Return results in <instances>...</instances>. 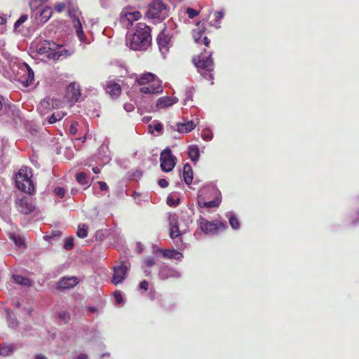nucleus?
<instances>
[{
  "instance_id": "50",
  "label": "nucleus",
  "mask_w": 359,
  "mask_h": 359,
  "mask_svg": "<svg viewBox=\"0 0 359 359\" xmlns=\"http://www.w3.org/2000/svg\"><path fill=\"white\" fill-rule=\"evenodd\" d=\"M139 286L141 290H144L147 291L149 288V283L147 280H142L140 283Z\"/></svg>"
},
{
  "instance_id": "3",
  "label": "nucleus",
  "mask_w": 359,
  "mask_h": 359,
  "mask_svg": "<svg viewBox=\"0 0 359 359\" xmlns=\"http://www.w3.org/2000/svg\"><path fill=\"white\" fill-rule=\"evenodd\" d=\"M32 172L31 168L22 167L18 171L15 177L17 187L24 192L32 194L34 191V185L32 181Z\"/></svg>"
},
{
  "instance_id": "46",
  "label": "nucleus",
  "mask_w": 359,
  "mask_h": 359,
  "mask_svg": "<svg viewBox=\"0 0 359 359\" xmlns=\"http://www.w3.org/2000/svg\"><path fill=\"white\" fill-rule=\"evenodd\" d=\"M65 8V4L64 3L60 2L57 3L55 5V10L58 12L61 13L62 12Z\"/></svg>"
},
{
  "instance_id": "20",
  "label": "nucleus",
  "mask_w": 359,
  "mask_h": 359,
  "mask_svg": "<svg viewBox=\"0 0 359 359\" xmlns=\"http://www.w3.org/2000/svg\"><path fill=\"white\" fill-rule=\"evenodd\" d=\"M69 15L72 18V22L74 25L75 29H76L78 37L81 40H83V37L84 36V33L82 29V25H81V23L79 18L75 14L73 15L72 13V11H70V10H69Z\"/></svg>"
},
{
  "instance_id": "54",
  "label": "nucleus",
  "mask_w": 359,
  "mask_h": 359,
  "mask_svg": "<svg viewBox=\"0 0 359 359\" xmlns=\"http://www.w3.org/2000/svg\"><path fill=\"white\" fill-rule=\"evenodd\" d=\"M98 184L100 185V189L102 191L107 190L108 186L104 182H99Z\"/></svg>"
},
{
  "instance_id": "11",
  "label": "nucleus",
  "mask_w": 359,
  "mask_h": 359,
  "mask_svg": "<svg viewBox=\"0 0 359 359\" xmlns=\"http://www.w3.org/2000/svg\"><path fill=\"white\" fill-rule=\"evenodd\" d=\"M157 43L158 45V48L162 55H165L170 46V36L168 34L165 32V30H163L157 37Z\"/></svg>"
},
{
  "instance_id": "59",
  "label": "nucleus",
  "mask_w": 359,
  "mask_h": 359,
  "mask_svg": "<svg viewBox=\"0 0 359 359\" xmlns=\"http://www.w3.org/2000/svg\"><path fill=\"white\" fill-rule=\"evenodd\" d=\"M93 171L94 172V173L98 174L100 172V169L97 167H95V168H93Z\"/></svg>"
},
{
  "instance_id": "40",
  "label": "nucleus",
  "mask_w": 359,
  "mask_h": 359,
  "mask_svg": "<svg viewBox=\"0 0 359 359\" xmlns=\"http://www.w3.org/2000/svg\"><path fill=\"white\" fill-rule=\"evenodd\" d=\"M73 247H74V238L72 237H69V238H66L65 245H64V248L66 250H69L72 249Z\"/></svg>"
},
{
  "instance_id": "18",
  "label": "nucleus",
  "mask_w": 359,
  "mask_h": 359,
  "mask_svg": "<svg viewBox=\"0 0 359 359\" xmlns=\"http://www.w3.org/2000/svg\"><path fill=\"white\" fill-rule=\"evenodd\" d=\"M24 66L26 69V74L22 77V83L25 86H34V73L27 64L25 63Z\"/></svg>"
},
{
  "instance_id": "33",
  "label": "nucleus",
  "mask_w": 359,
  "mask_h": 359,
  "mask_svg": "<svg viewBox=\"0 0 359 359\" xmlns=\"http://www.w3.org/2000/svg\"><path fill=\"white\" fill-rule=\"evenodd\" d=\"M47 0H30L29 6L32 12L37 11Z\"/></svg>"
},
{
  "instance_id": "52",
  "label": "nucleus",
  "mask_w": 359,
  "mask_h": 359,
  "mask_svg": "<svg viewBox=\"0 0 359 359\" xmlns=\"http://www.w3.org/2000/svg\"><path fill=\"white\" fill-rule=\"evenodd\" d=\"M123 107H124V109H125L126 111H128V112H130V111H133V110H134V109H135V107H134L133 104H130V103H126V104H124V106H123Z\"/></svg>"
},
{
  "instance_id": "51",
  "label": "nucleus",
  "mask_w": 359,
  "mask_h": 359,
  "mask_svg": "<svg viewBox=\"0 0 359 359\" xmlns=\"http://www.w3.org/2000/svg\"><path fill=\"white\" fill-rule=\"evenodd\" d=\"M158 184L162 188H166L168 186V182L165 179H160Z\"/></svg>"
},
{
  "instance_id": "58",
  "label": "nucleus",
  "mask_w": 359,
  "mask_h": 359,
  "mask_svg": "<svg viewBox=\"0 0 359 359\" xmlns=\"http://www.w3.org/2000/svg\"><path fill=\"white\" fill-rule=\"evenodd\" d=\"M88 358V356L87 355L84 354V353H81L80 354L78 357H77V359H87Z\"/></svg>"
},
{
  "instance_id": "31",
  "label": "nucleus",
  "mask_w": 359,
  "mask_h": 359,
  "mask_svg": "<svg viewBox=\"0 0 359 359\" xmlns=\"http://www.w3.org/2000/svg\"><path fill=\"white\" fill-rule=\"evenodd\" d=\"M228 217L229 224L231 225V228L233 229H238L240 228V223L236 216L233 214L229 213Z\"/></svg>"
},
{
  "instance_id": "14",
  "label": "nucleus",
  "mask_w": 359,
  "mask_h": 359,
  "mask_svg": "<svg viewBox=\"0 0 359 359\" xmlns=\"http://www.w3.org/2000/svg\"><path fill=\"white\" fill-rule=\"evenodd\" d=\"M135 81L140 86L151 85L150 83H155L156 81H161L157 76L150 72L144 73L140 74L135 79Z\"/></svg>"
},
{
  "instance_id": "7",
  "label": "nucleus",
  "mask_w": 359,
  "mask_h": 359,
  "mask_svg": "<svg viewBox=\"0 0 359 359\" xmlns=\"http://www.w3.org/2000/svg\"><path fill=\"white\" fill-rule=\"evenodd\" d=\"M176 157L172 154L170 149H164L160 156L161 168L164 172L171 171L176 164Z\"/></svg>"
},
{
  "instance_id": "27",
  "label": "nucleus",
  "mask_w": 359,
  "mask_h": 359,
  "mask_svg": "<svg viewBox=\"0 0 359 359\" xmlns=\"http://www.w3.org/2000/svg\"><path fill=\"white\" fill-rule=\"evenodd\" d=\"M190 159L194 162L196 161L199 157V149L196 145H191L189 147L188 151Z\"/></svg>"
},
{
  "instance_id": "49",
  "label": "nucleus",
  "mask_w": 359,
  "mask_h": 359,
  "mask_svg": "<svg viewBox=\"0 0 359 359\" xmlns=\"http://www.w3.org/2000/svg\"><path fill=\"white\" fill-rule=\"evenodd\" d=\"M155 263L156 262L153 258H147L144 260V264L148 267H151V266H154L155 264Z\"/></svg>"
},
{
  "instance_id": "8",
  "label": "nucleus",
  "mask_w": 359,
  "mask_h": 359,
  "mask_svg": "<svg viewBox=\"0 0 359 359\" xmlns=\"http://www.w3.org/2000/svg\"><path fill=\"white\" fill-rule=\"evenodd\" d=\"M65 97L72 104L83 100L79 84L76 82L71 83L67 87Z\"/></svg>"
},
{
  "instance_id": "39",
  "label": "nucleus",
  "mask_w": 359,
  "mask_h": 359,
  "mask_svg": "<svg viewBox=\"0 0 359 359\" xmlns=\"http://www.w3.org/2000/svg\"><path fill=\"white\" fill-rule=\"evenodd\" d=\"M76 180L79 184L82 185H86L88 184L87 176L84 172L78 173L76 175Z\"/></svg>"
},
{
  "instance_id": "1",
  "label": "nucleus",
  "mask_w": 359,
  "mask_h": 359,
  "mask_svg": "<svg viewBox=\"0 0 359 359\" xmlns=\"http://www.w3.org/2000/svg\"><path fill=\"white\" fill-rule=\"evenodd\" d=\"M151 43L150 27L145 23H138L135 32L130 39V48L135 50H144L149 48Z\"/></svg>"
},
{
  "instance_id": "42",
  "label": "nucleus",
  "mask_w": 359,
  "mask_h": 359,
  "mask_svg": "<svg viewBox=\"0 0 359 359\" xmlns=\"http://www.w3.org/2000/svg\"><path fill=\"white\" fill-rule=\"evenodd\" d=\"M54 193L60 198H63L65 195L66 190L63 187H55L54 189Z\"/></svg>"
},
{
  "instance_id": "19",
  "label": "nucleus",
  "mask_w": 359,
  "mask_h": 359,
  "mask_svg": "<svg viewBox=\"0 0 359 359\" xmlns=\"http://www.w3.org/2000/svg\"><path fill=\"white\" fill-rule=\"evenodd\" d=\"M53 14V10L50 7L46 6L41 11L38 12L35 15V18L41 23L46 22Z\"/></svg>"
},
{
  "instance_id": "22",
  "label": "nucleus",
  "mask_w": 359,
  "mask_h": 359,
  "mask_svg": "<svg viewBox=\"0 0 359 359\" xmlns=\"http://www.w3.org/2000/svg\"><path fill=\"white\" fill-rule=\"evenodd\" d=\"M54 100L50 97H46L41 101L38 106V110L41 114H46L48 110L54 108Z\"/></svg>"
},
{
  "instance_id": "41",
  "label": "nucleus",
  "mask_w": 359,
  "mask_h": 359,
  "mask_svg": "<svg viewBox=\"0 0 359 359\" xmlns=\"http://www.w3.org/2000/svg\"><path fill=\"white\" fill-rule=\"evenodd\" d=\"M27 15H22L14 24L15 29H17L23 22H25L27 20Z\"/></svg>"
},
{
  "instance_id": "35",
  "label": "nucleus",
  "mask_w": 359,
  "mask_h": 359,
  "mask_svg": "<svg viewBox=\"0 0 359 359\" xmlns=\"http://www.w3.org/2000/svg\"><path fill=\"white\" fill-rule=\"evenodd\" d=\"M87 229L88 226L86 224H81L78 226L77 236L79 238H84L87 236Z\"/></svg>"
},
{
  "instance_id": "25",
  "label": "nucleus",
  "mask_w": 359,
  "mask_h": 359,
  "mask_svg": "<svg viewBox=\"0 0 359 359\" xmlns=\"http://www.w3.org/2000/svg\"><path fill=\"white\" fill-rule=\"evenodd\" d=\"M184 181L187 184H190L193 180V171L191 165L186 163L183 168Z\"/></svg>"
},
{
  "instance_id": "30",
  "label": "nucleus",
  "mask_w": 359,
  "mask_h": 359,
  "mask_svg": "<svg viewBox=\"0 0 359 359\" xmlns=\"http://www.w3.org/2000/svg\"><path fill=\"white\" fill-rule=\"evenodd\" d=\"M170 236L171 238L174 239L175 238H177L180 233L179 231V227L177 224L175 222L172 223V222H170Z\"/></svg>"
},
{
  "instance_id": "63",
  "label": "nucleus",
  "mask_w": 359,
  "mask_h": 359,
  "mask_svg": "<svg viewBox=\"0 0 359 359\" xmlns=\"http://www.w3.org/2000/svg\"><path fill=\"white\" fill-rule=\"evenodd\" d=\"M160 250H163L162 248H154V253H157V252H160L161 253V251Z\"/></svg>"
},
{
  "instance_id": "9",
  "label": "nucleus",
  "mask_w": 359,
  "mask_h": 359,
  "mask_svg": "<svg viewBox=\"0 0 359 359\" xmlns=\"http://www.w3.org/2000/svg\"><path fill=\"white\" fill-rule=\"evenodd\" d=\"M15 205L18 211L24 215L31 213L34 209V206L32 205L31 199L25 196L17 199L15 201Z\"/></svg>"
},
{
  "instance_id": "45",
  "label": "nucleus",
  "mask_w": 359,
  "mask_h": 359,
  "mask_svg": "<svg viewBox=\"0 0 359 359\" xmlns=\"http://www.w3.org/2000/svg\"><path fill=\"white\" fill-rule=\"evenodd\" d=\"M78 123L76 122H72L70 125L69 132L71 135H74L77 133Z\"/></svg>"
},
{
  "instance_id": "12",
  "label": "nucleus",
  "mask_w": 359,
  "mask_h": 359,
  "mask_svg": "<svg viewBox=\"0 0 359 359\" xmlns=\"http://www.w3.org/2000/svg\"><path fill=\"white\" fill-rule=\"evenodd\" d=\"M128 266L123 262L114 267V272L112 278V283L115 285L122 283L126 276Z\"/></svg>"
},
{
  "instance_id": "60",
  "label": "nucleus",
  "mask_w": 359,
  "mask_h": 359,
  "mask_svg": "<svg viewBox=\"0 0 359 359\" xmlns=\"http://www.w3.org/2000/svg\"><path fill=\"white\" fill-rule=\"evenodd\" d=\"M36 359H47L46 356L41 355V354H38L36 355Z\"/></svg>"
},
{
  "instance_id": "28",
  "label": "nucleus",
  "mask_w": 359,
  "mask_h": 359,
  "mask_svg": "<svg viewBox=\"0 0 359 359\" xmlns=\"http://www.w3.org/2000/svg\"><path fill=\"white\" fill-rule=\"evenodd\" d=\"M6 311L7 313V321L8 326L11 328L15 327L18 325V322L15 315L9 309H6Z\"/></svg>"
},
{
  "instance_id": "10",
  "label": "nucleus",
  "mask_w": 359,
  "mask_h": 359,
  "mask_svg": "<svg viewBox=\"0 0 359 359\" xmlns=\"http://www.w3.org/2000/svg\"><path fill=\"white\" fill-rule=\"evenodd\" d=\"M212 189L210 187H204L200 189L198 192V195L197 197L198 204L201 208H214L217 207L219 204V201L218 200H212L210 201H205V196L209 192V191Z\"/></svg>"
},
{
  "instance_id": "37",
  "label": "nucleus",
  "mask_w": 359,
  "mask_h": 359,
  "mask_svg": "<svg viewBox=\"0 0 359 359\" xmlns=\"http://www.w3.org/2000/svg\"><path fill=\"white\" fill-rule=\"evenodd\" d=\"M10 238L11 240H13L15 245L18 247H22L25 245L24 241L20 236L11 234Z\"/></svg>"
},
{
  "instance_id": "56",
  "label": "nucleus",
  "mask_w": 359,
  "mask_h": 359,
  "mask_svg": "<svg viewBox=\"0 0 359 359\" xmlns=\"http://www.w3.org/2000/svg\"><path fill=\"white\" fill-rule=\"evenodd\" d=\"M154 128L156 131L161 132L163 129V125L161 123H156L154 124Z\"/></svg>"
},
{
  "instance_id": "32",
  "label": "nucleus",
  "mask_w": 359,
  "mask_h": 359,
  "mask_svg": "<svg viewBox=\"0 0 359 359\" xmlns=\"http://www.w3.org/2000/svg\"><path fill=\"white\" fill-rule=\"evenodd\" d=\"M65 113L57 111L55 113H53L48 118V122L50 123H55L57 121L61 120L65 116Z\"/></svg>"
},
{
  "instance_id": "13",
  "label": "nucleus",
  "mask_w": 359,
  "mask_h": 359,
  "mask_svg": "<svg viewBox=\"0 0 359 359\" xmlns=\"http://www.w3.org/2000/svg\"><path fill=\"white\" fill-rule=\"evenodd\" d=\"M79 283V279L76 276L63 277L57 283V288L68 290L74 287Z\"/></svg>"
},
{
  "instance_id": "55",
  "label": "nucleus",
  "mask_w": 359,
  "mask_h": 359,
  "mask_svg": "<svg viewBox=\"0 0 359 359\" xmlns=\"http://www.w3.org/2000/svg\"><path fill=\"white\" fill-rule=\"evenodd\" d=\"M210 43V41L208 39L207 36H204L202 40L201 41L200 43H203L205 46L208 47L209 44Z\"/></svg>"
},
{
  "instance_id": "62",
  "label": "nucleus",
  "mask_w": 359,
  "mask_h": 359,
  "mask_svg": "<svg viewBox=\"0 0 359 359\" xmlns=\"http://www.w3.org/2000/svg\"><path fill=\"white\" fill-rule=\"evenodd\" d=\"M167 203L170 205H175V203H174L173 200L170 198H168Z\"/></svg>"
},
{
  "instance_id": "57",
  "label": "nucleus",
  "mask_w": 359,
  "mask_h": 359,
  "mask_svg": "<svg viewBox=\"0 0 359 359\" xmlns=\"http://www.w3.org/2000/svg\"><path fill=\"white\" fill-rule=\"evenodd\" d=\"M215 15L217 19H222L224 17L223 11H217Z\"/></svg>"
},
{
  "instance_id": "43",
  "label": "nucleus",
  "mask_w": 359,
  "mask_h": 359,
  "mask_svg": "<svg viewBox=\"0 0 359 359\" xmlns=\"http://www.w3.org/2000/svg\"><path fill=\"white\" fill-rule=\"evenodd\" d=\"M58 318L62 321L67 323L69 320L70 316H69V313L62 311L58 314Z\"/></svg>"
},
{
  "instance_id": "47",
  "label": "nucleus",
  "mask_w": 359,
  "mask_h": 359,
  "mask_svg": "<svg viewBox=\"0 0 359 359\" xmlns=\"http://www.w3.org/2000/svg\"><path fill=\"white\" fill-rule=\"evenodd\" d=\"M114 297L116 302L118 304H120L123 302V297H122V295L120 292H115L114 293Z\"/></svg>"
},
{
  "instance_id": "21",
  "label": "nucleus",
  "mask_w": 359,
  "mask_h": 359,
  "mask_svg": "<svg viewBox=\"0 0 359 359\" xmlns=\"http://www.w3.org/2000/svg\"><path fill=\"white\" fill-rule=\"evenodd\" d=\"M178 102V99L176 97H160L156 103L157 108H166L172 106V104L177 103Z\"/></svg>"
},
{
  "instance_id": "53",
  "label": "nucleus",
  "mask_w": 359,
  "mask_h": 359,
  "mask_svg": "<svg viewBox=\"0 0 359 359\" xmlns=\"http://www.w3.org/2000/svg\"><path fill=\"white\" fill-rule=\"evenodd\" d=\"M130 13L134 17V19L135 20H139L142 16L141 13L139 11L130 12Z\"/></svg>"
},
{
  "instance_id": "48",
  "label": "nucleus",
  "mask_w": 359,
  "mask_h": 359,
  "mask_svg": "<svg viewBox=\"0 0 359 359\" xmlns=\"http://www.w3.org/2000/svg\"><path fill=\"white\" fill-rule=\"evenodd\" d=\"M202 136H203V140H205L206 141H210L212 138V133L208 132H208L203 131V134H202Z\"/></svg>"
},
{
  "instance_id": "44",
  "label": "nucleus",
  "mask_w": 359,
  "mask_h": 359,
  "mask_svg": "<svg viewBox=\"0 0 359 359\" xmlns=\"http://www.w3.org/2000/svg\"><path fill=\"white\" fill-rule=\"evenodd\" d=\"M198 13H199L198 11H197L191 8H188L187 9V14L188 15V16L190 19H193L194 18L197 16L198 15Z\"/></svg>"
},
{
  "instance_id": "17",
  "label": "nucleus",
  "mask_w": 359,
  "mask_h": 359,
  "mask_svg": "<svg viewBox=\"0 0 359 359\" xmlns=\"http://www.w3.org/2000/svg\"><path fill=\"white\" fill-rule=\"evenodd\" d=\"M163 88L161 81H156L155 83H152L147 86H142L140 88V91L145 94H155L162 92Z\"/></svg>"
},
{
  "instance_id": "15",
  "label": "nucleus",
  "mask_w": 359,
  "mask_h": 359,
  "mask_svg": "<svg viewBox=\"0 0 359 359\" xmlns=\"http://www.w3.org/2000/svg\"><path fill=\"white\" fill-rule=\"evenodd\" d=\"M159 278L162 280L168 279V278H179L180 277V273L177 271L169 268L166 266H163L160 268L158 273Z\"/></svg>"
},
{
  "instance_id": "4",
  "label": "nucleus",
  "mask_w": 359,
  "mask_h": 359,
  "mask_svg": "<svg viewBox=\"0 0 359 359\" xmlns=\"http://www.w3.org/2000/svg\"><path fill=\"white\" fill-rule=\"evenodd\" d=\"M168 12L169 8L161 0H154L149 5L146 16L149 19L161 21L168 15Z\"/></svg>"
},
{
  "instance_id": "16",
  "label": "nucleus",
  "mask_w": 359,
  "mask_h": 359,
  "mask_svg": "<svg viewBox=\"0 0 359 359\" xmlns=\"http://www.w3.org/2000/svg\"><path fill=\"white\" fill-rule=\"evenodd\" d=\"M105 90L111 97H117L121 92L120 85L111 81L106 82Z\"/></svg>"
},
{
  "instance_id": "23",
  "label": "nucleus",
  "mask_w": 359,
  "mask_h": 359,
  "mask_svg": "<svg viewBox=\"0 0 359 359\" xmlns=\"http://www.w3.org/2000/svg\"><path fill=\"white\" fill-rule=\"evenodd\" d=\"M176 127L177 130L180 133H187L194 130L196 127V125L193 121H190L185 123H177Z\"/></svg>"
},
{
  "instance_id": "29",
  "label": "nucleus",
  "mask_w": 359,
  "mask_h": 359,
  "mask_svg": "<svg viewBox=\"0 0 359 359\" xmlns=\"http://www.w3.org/2000/svg\"><path fill=\"white\" fill-rule=\"evenodd\" d=\"M13 278L15 282L19 285H31L30 280L28 278H25L22 276L13 275Z\"/></svg>"
},
{
  "instance_id": "2",
  "label": "nucleus",
  "mask_w": 359,
  "mask_h": 359,
  "mask_svg": "<svg viewBox=\"0 0 359 359\" xmlns=\"http://www.w3.org/2000/svg\"><path fill=\"white\" fill-rule=\"evenodd\" d=\"M212 52L206 56L203 53L200 55L194 57L193 63L198 69V72L206 79L212 80V72L214 69V62L212 57Z\"/></svg>"
},
{
  "instance_id": "24",
  "label": "nucleus",
  "mask_w": 359,
  "mask_h": 359,
  "mask_svg": "<svg viewBox=\"0 0 359 359\" xmlns=\"http://www.w3.org/2000/svg\"><path fill=\"white\" fill-rule=\"evenodd\" d=\"M160 251L165 258L181 260L183 257L182 254L175 250H160Z\"/></svg>"
},
{
  "instance_id": "38",
  "label": "nucleus",
  "mask_w": 359,
  "mask_h": 359,
  "mask_svg": "<svg viewBox=\"0 0 359 359\" xmlns=\"http://www.w3.org/2000/svg\"><path fill=\"white\" fill-rule=\"evenodd\" d=\"M13 352V348L11 346H0V355L8 356Z\"/></svg>"
},
{
  "instance_id": "36",
  "label": "nucleus",
  "mask_w": 359,
  "mask_h": 359,
  "mask_svg": "<svg viewBox=\"0 0 359 359\" xmlns=\"http://www.w3.org/2000/svg\"><path fill=\"white\" fill-rule=\"evenodd\" d=\"M204 33V31L201 29H197L193 30V37L194 39V41L197 43H200L201 41L202 40L201 37Z\"/></svg>"
},
{
  "instance_id": "6",
  "label": "nucleus",
  "mask_w": 359,
  "mask_h": 359,
  "mask_svg": "<svg viewBox=\"0 0 359 359\" xmlns=\"http://www.w3.org/2000/svg\"><path fill=\"white\" fill-rule=\"evenodd\" d=\"M198 224L204 233L210 235L215 234L218 230H224L226 228V225L222 222H209L201 217L198 219Z\"/></svg>"
},
{
  "instance_id": "5",
  "label": "nucleus",
  "mask_w": 359,
  "mask_h": 359,
  "mask_svg": "<svg viewBox=\"0 0 359 359\" xmlns=\"http://www.w3.org/2000/svg\"><path fill=\"white\" fill-rule=\"evenodd\" d=\"M60 48L59 45L48 40L39 41L36 46V51L39 54H47L48 58L53 60H59L62 55L61 52L58 50Z\"/></svg>"
},
{
  "instance_id": "61",
  "label": "nucleus",
  "mask_w": 359,
  "mask_h": 359,
  "mask_svg": "<svg viewBox=\"0 0 359 359\" xmlns=\"http://www.w3.org/2000/svg\"><path fill=\"white\" fill-rule=\"evenodd\" d=\"M6 22V20L4 17H0V25H4Z\"/></svg>"
},
{
  "instance_id": "26",
  "label": "nucleus",
  "mask_w": 359,
  "mask_h": 359,
  "mask_svg": "<svg viewBox=\"0 0 359 359\" xmlns=\"http://www.w3.org/2000/svg\"><path fill=\"white\" fill-rule=\"evenodd\" d=\"M134 17L132 15L130 12H122L121 16V22L122 24L126 25L127 27L133 25V22L135 21Z\"/></svg>"
},
{
  "instance_id": "34",
  "label": "nucleus",
  "mask_w": 359,
  "mask_h": 359,
  "mask_svg": "<svg viewBox=\"0 0 359 359\" xmlns=\"http://www.w3.org/2000/svg\"><path fill=\"white\" fill-rule=\"evenodd\" d=\"M8 116H12L14 121L20 118L19 111L13 105H9L7 111Z\"/></svg>"
},
{
  "instance_id": "64",
  "label": "nucleus",
  "mask_w": 359,
  "mask_h": 359,
  "mask_svg": "<svg viewBox=\"0 0 359 359\" xmlns=\"http://www.w3.org/2000/svg\"><path fill=\"white\" fill-rule=\"evenodd\" d=\"M3 100H4L3 97L0 95V110L3 107V103H2Z\"/></svg>"
}]
</instances>
